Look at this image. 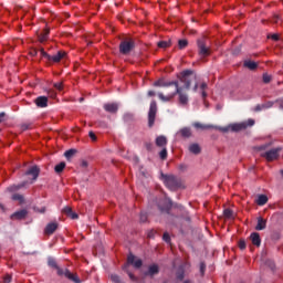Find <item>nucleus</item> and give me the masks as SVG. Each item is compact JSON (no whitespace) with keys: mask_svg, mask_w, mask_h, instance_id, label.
Returning a JSON list of instances; mask_svg holds the SVG:
<instances>
[{"mask_svg":"<svg viewBox=\"0 0 283 283\" xmlns=\"http://www.w3.org/2000/svg\"><path fill=\"white\" fill-rule=\"evenodd\" d=\"M65 56V52L59 51L55 55H50L49 63H61V60Z\"/></svg>","mask_w":283,"mask_h":283,"instance_id":"f3484780","label":"nucleus"},{"mask_svg":"<svg viewBox=\"0 0 283 283\" xmlns=\"http://www.w3.org/2000/svg\"><path fill=\"white\" fill-rule=\"evenodd\" d=\"M250 240L254 247H260V244H262V239L260 238V233L258 232L251 233Z\"/></svg>","mask_w":283,"mask_h":283,"instance_id":"a211bd4d","label":"nucleus"},{"mask_svg":"<svg viewBox=\"0 0 283 283\" xmlns=\"http://www.w3.org/2000/svg\"><path fill=\"white\" fill-rule=\"evenodd\" d=\"M46 97H49V98H56V92H54V90H49Z\"/></svg>","mask_w":283,"mask_h":283,"instance_id":"79ce46f5","label":"nucleus"},{"mask_svg":"<svg viewBox=\"0 0 283 283\" xmlns=\"http://www.w3.org/2000/svg\"><path fill=\"white\" fill-rule=\"evenodd\" d=\"M271 39H272V41H280V35H277V34H272V35H271Z\"/></svg>","mask_w":283,"mask_h":283,"instance_id":"864d4df0","label":"nucleus"},{"mask_svg":"<svg viewBox=\"0 0 283 283\" xmlns=\"http://www.w3.org/2000/svg\"><path fill=\"white\" fill-rule=\"evenodd\" d=\"M62 212L64 216H67V218H71V220H78V213L74 212L70 206L64 207Z\"/></svg>","mask_w":283,"mask_h":283,"instance_id":"f8f14e48","label":"nucleus"},{"mask_svg":"<svg viewBox=\"0 0 283 283\" xmlns=\"http://www.w3.org/2000/svg\"><path fill=\"white\" fill-rule=\"evenodd\" d=\"M128 277H130V280L133 282L136 281V276H134V274L132 272H128Z\"/></svg>","mask_w":283,"mask_h":283,"instance_id":"6e6d98bb","label":"nucleus"},{"mask_svg":"<svg viewBox=\"0 0 283 283\" xmlns=\"http://www.w3.org/2000/svg\"><path fill=\"white\" fill-rule=\"evenodd\" d=\"M53 87H55L57 90V92H63V82L54 83Z\"/></svg>","mask_w":283,"mask_h":283,"instance_id":"4c0bfd02","label":"nucleus"},{"mask_svg":"<svg viewBox=\"0 0 283 283\" xmlns=\"http://www.w3.org/2000/svg\"><path fill=\"white\" fill-rule=\"evenodd\" d=\"M243 67H248V70L253 71V70H258V64L251 60H245L243 62Z\"/></svg>","mask_w":283,"mask_h":283,"instance_id":"4be33fe9","label":"nucleus"},{"mask_svg":"<svg viewBox=\"0 0 283 283\" xmlns=\"http://www.w3.org/2000/svg\"><path fill=\"white\" fill-rule=\"evenodd\" d=\"M266 229V220L262 217L258 218V223L255 226L256 231H264Z\"/></svg>","mask_w":283,"mask_h":283,"instance_id":"6ab92c4d","label":"nucleus"},{"mask_svg":"<svg viewBox=\"0 0 283 283\" xmlns=\"http://www.w3.org/2000/svg\"><path fill=\"white\" fill-rule=\"evenodd\" d=\"M39 50H36V49H32L31 51H30V54H31V56H38L39 55Z\"/></svg>","mask_w":283,"mask_h":283,"instance_id":"3c124183","label":"nucleus"},{"mask_svg":"<svg viewBox=\"0 0 283 283\" xmlns=\"http://www.w3.org/2000/svg\"><path fill=\"white\" fill-rule=\"evenodd\" d=\"M48 265L51 266L52 269H56L57 273H59V265L56 264V260L52 256H49L48 259Z\"/></svg>","mask_w":283,"mask_h":283,"instance_id":"cd10ccee","label":"nucleus"},{"mask_svg":"<svg viewBox=\"0 0 283 283\" xmlns=\"http://www.w3.org/2000/svg\"><path fill=\"white\" fill-rule=\"evenodd\" d=\"M154 230H150L149 232H148V238H154Z\"/></svg>","mask_w":283,"mask_h":283,"instance_id":"0e129e2a","label":"nucleus"},{"mask_svg":"<svg viewBox=\"0 0 283 283\" xmlns=\"http://www.w3.org/2000/svg\"><path fill=\"white\" fill-rule=\"evenodd\" d=\"M239 249H241V251H244V249H247V241L240 240L239 241Z\"/></svg>","mask_w":283,"mask_h":283,"instance_id":"37998d69","label":"nucleus"},{"mask_svg":"<svg viewBox=\"0 0 283 283\" xmlns=\"http://www.w3.org/2000/svg\"><path fill=\"white\" fill-rule=\"evenodd\" d=\"M160 273V268L158 264H151L148 266V271L145 273V275H148V277H154V275H158Z\"/></svg>","mask_w":283,"mask_h":283,"instance_id":"2eb2a0df","label":"nucleus"},{"mask_svg":"<svg viewBox=\"0 0 283 283\" xmlns=\"http://www.w3.org/2000/svg\"><path fill=\"white\" fill-rule=\"evenodd\" d=\"M201 151H202V149L200 148V145H198V144H192L189 146V153L195 154V156H198V154H200Z\"/></svg>","mask_w":283,"mask_h":283,"instance_id":"5701e85b","label":"nucleus"},{"mask_svg":"<svg viewBox=\"0 0 283 283\" xmlns=\"http://www.w3.org/2000/svg\"><path fill=\"white\" fill-rule=\"evenodd\" d=\"M57 275L66 277L71 282L82 283L77 274L71 273L67 269H59Z\"/></svg>","mask_w":283,"mask_h":283,"instance_id":"39448f33","label":"nucleus"},{"mask_svg":"<svg viewBox=\"0 0 283 283\" xmlns=\"http://www.w3.org/2000/svg\"><path fill=\"white\" fill-rule=\"evenodd\" d=\"M120 103L113 102V103H107L104 105V107H119Z\"/></svg>","mask_w":283,"mask_h":283,"instance_id":"c03bdc74","label":"nucleus"},{"mask_svg":"<svg viewBox=\"0 0 283 283\" xmlns=\"http://www.w3.org/2000/svg\"><path fill=\"white\" fill-rule=\"evenodd\" d=\"M50 34V29H44L42 33L39 34V41L40 43H45L48 41V36Z\"/></svg>","mask_w":283,"mask_h":283,"instance_id":"393cba45","label":"nucleus"},{"mask_svg":"<svg viewBox=\"0 0 283 283\" xmlns=\"http://www.w3.org/2000/svg\"><path fill=\"white\" fill-rule=\"evenodd\" d=\"M266 147H269V144H266V145H261V146L259 147V149L264 150V149H266Z\"/></svg>","mask_w":283,"mask_h":283,"instance_id":"e2e57ef3","label":"nucleus"},{"mask_svg":"<svg viewBox=\"0 0 283 283\" xmlns=\"http://www.w3.org/2000/svg\"><path fill=\"white\" fill-rule=\"evenodd\" d=\"M88 136H90L91 140L96 142V134H94V132H90Z\"/></svg>","mask_w":283,"mask_h":283,"instance_id":"603ef678","label":"nucleus"},{"mask_svg":"<svg viewBox=\"0 0 283 283\" xmlns=\"http://www.w3.org/2000/svg\"><path fill=\"white\" fill-rule=\"evenodd\" d=\"M192 91H193V92H198V84H195Z\"/></svg>","mask_w":283,"mask_h":283,"instance_id":"338daca9","label":"nucleus"},{"mask_svg":"<svg viewBox=\"0 0 283 283\" xmlns=\"http://www.w3.org/2000/svg\"><path fill=\"white\" fill-rule=\"evenodd\" d=\"M105 109H106V112H109L111 114H116V112H118V108H116V107H106Z\"/></svg>","mask_w":283,"mask_h":283,"instance_id":"09e8293b","label":"nucleus"},{"mask_svg":"<svg viewBox=\"0 0 283 283\" xmlns=\"http://www.w3.org/2000/svg\"><path fill=\"white\" fill-rule=\"evenodd\" d=\"M193 127H196V129H213V125H205L201 123H195Z\"/></svg>","mask_w":283,"mask_h":283,"instance_id":"c85d7f7f","label":"nucleus"},{"mask_svg":"<svg viewBox=\"0 0 283 283\" xmlns=\"http://www.w3.org/2000/svg\"><path fill=\"white\" fill-rule=\"evenodd\" d=\"M176 277L177 280H179V282H182V280H185V266H179V270L176 273Z\"/></svg>","mask_w":283,"mask_h":283,"instance_id":"bb28decb","label":"nucleus"},{"mask_svg":"<svg viewBox=\"0 0 283 283\" xmlns=\"http://www.w3.org/2000/svg\"><path fill=\"white\" fill-rule=\"evenodd\" d=\"M206 269H207V264H205V262H201L200 263V273H201V275H205Z\"/></svg>","mask_w":283,"mask_h":283,"instance_id":"de8ad7c7","label":"nucleus"},{"mask_svg":"<svg viewBox=\"0 0 283 283\" xmlns=\"http://www.w3.org/2000/svg\"><path fill=\"white\" fill-rule=\"evenodd\" d=\"M163 240L164 242H167V244H169L171 242V237L169 235V233L165 232L163 235Z\"/></svg>","mask_w":283,"mask_h":283,"instance_id":"ea45409f","label":"nucleus"},{"mask_svg":"<svg viewBox=\"0 0 283 283\" xmlns=\"http://www.w3.org/2000/svg\"><path fill=\"white\" fill-rule=\"evenodd\" d=\"M158 112V108L150 107L148 113V126L154 127V123H156V114Z\"/></svg>","mask_w":283,"mask_h":283,"instance_id":"ddd939ff","label":"nucleus"},{"mask_svg":"<svg viewBox=\"0 0 283 283\" xmlns=\"http://www.w3.org/2000/svg\"><path fill=\"white\" fill-rule=\"evenodd\" d=\"M76 154V149H69L64 153L66 160H70Z\"/></svg>","mask_w":283,"mask_h":283,"instance_id":"473e14b6","label":"nucleus"},{"mask_svg":"<svg viewBox=\"0 0 283 283\" xmlns=\"http://www.w3.org/2000/svg\"><path fill=\"white\" fill-rule=\"evenodd\" d=\"M184 283H193V281H191V280H186V281H184Z\"/></svg>","mask_w":283,"mask_h":283,"instance_id":"774afa93","label":"nucleus"},{"mask_svg":"<svg viewBox=\"0 0 283 283\" xmlns=\"http://www.w3.org/2000/svg\"><path fill=\"white\" fill-rule=\"evenodd\" d=\"M34 211H35L36 213H45L46 208H45V207H42V208L35 207V208H34Z\"/></svg>","mask_w":283,"mask_h":283,"instance_id":"49530a36","label":"nucleus"},{"mask_svg":"<svg viewBox=\"0 0 283 283\" xmlns=\"http://www.w3.org/2000/svg\"><path fill=\"white\" fill-rule=\"evenodd\" d=\"M158 48H161L163 50H166V48H171V40L168 41H159L157 43Z\"/></svg>","mask_w":283,"mask_h":283,"instance_id":"c756f323","label":"nucleus"},{"mask_svg":"<svg viewBox=\"0 0 283 283\" xmlns=\"http://www.w3.org/2000/svg\"><path fill=\"white\" fill-rule=\"evenodd\" d=\"M39 174H41V168H39V166H32L27 170L25 176H31L30 180L32 184L36 181V179L39 178Z\"/></svg>","mask_w":283,"mask_h":283,"instance_id":"1a4fd4ad","label":"nucleus"},{"mask_svg":"<svg viewBox=\"0 0 283 283\" xmlns=\"http://www.w3.org/2000/svg\"><path fill=\"white\" fill-rule=\"evenodd\" d=\"M151 147H153L151 143H147V144H146V149H147L148 151H151Z\"/></svg>","mask_w":283,"mask_h":283,"instance_id":"13d9d810","label":"nucleus"},{"mask_svg":"<svg viewBox=\"0 0 283 283\" xmlns=\"http://www.w3.org/2000/svg\"><path fill=\"white\" fill-rule=\"evenodd\" d=\"M192 81L193 71L186 70L181 72V75L179 76V83L175 86V92L168 95L158 93L159 101H161L163 103H169V101H171L174 96L178 94L180 105H187L189 103V96L184 92L185 90H189L191 87Z\"/></svg>","mask_w":283,"mask_h":283,"instance_id":"f257e3e1","label":"nucleus"},{"mask_svg":"<svg viewBox=\"0 0 283 283\" xmlns=\"http://www.w3.org/2000/svg\"><path fill=\"white\" fill-rule=\"evenodd\" d=\"M25 218H28L27 209L18 210L10 216L11 220H25Z\"/></svg>","mask_w":283,"mask_h":283,"instance_id":"9d476101","label":"nucleus"},{"mask_svg":"<svg viewBox=\"0 0 283 283\" xmlns=\"http://www.w3.org/2000/svg\"><path fill=\"white\" fill-rule=\"evenodd\" d=\"M59 229V223L57 222H51L49 223L45 229H44V233L46 235H52L54 233V231H56Z\"/></svg>","mask_w":283,"mask_h":283,"instance_id":"dca6fc26","label":"nucleus"},{"mask_svg":"<svg viewBox=\"0 0 283 283\" xmlns=\"http://www.w3.org/2000/svg\"><path fill=\"white\" fill-rule=\"evenodd\" d=\"M127 263L133 264L135 269H140V266H143V260L140 259L136 260V256L134 254L128 255Z\"/></svg>","mask_w":283,"mask_h":283,"instance_id":"4468645a","label":"nucleus"},{"mask_svg":"<svg viewBox=\"0 0 283 283\" xmlns=\"http://www.w3.org/2000/svg\"><path fill=\"white\" fill-rule=\"evenodd\" d=\"M21 128H22V132H25L27 129H29V126H28V124H24L21 126Z\"/></svg>","mask_w":283,"mask_h":283,"instance_id":"680f3d73","label":"nucleus"},{"mask_svg":"<svg viewBox=\"0 0 283 283\" xmlns=\"http://www.w3.org/2000/svg\"><path fill=\"white\" fill-rule=\"evenodd\" d=\"M271 81V75L269 74H263V83H269Z\"/></svg>","mask_w":283,"mask_h":283,"instance_id":"8fccbe9b","label":"nucleus"},{"mask_svg":"<svg viewBox=\"0 0 283 283\" xmlns=\"http://www.w3.org/2000/svg\"><path fill=\"white\" fill-rule=\"evenodd\" d=\"M197 45H198L200 56L205 57L211 54V50L209 49V46H207V44L205 43V40H198Z\"/></svg>","mask_w":283,"mask_h":283,"instance_id":"6e6552de","label":"nucleus"},{"mask_svg":"<svg viewBox=\"0 0 283 283\" xmlns=\"http://www.w3.org/2000/svg\"><path fill=\"white\" fill-rule=\"evenodd\" d=\"M178 81H165V77H160L159 80L153 83V87H171L172 85L176 87L178 85Z\"/></svg>","mask_w":283,"mask_h":283,"instance_id":"0eeeda50","label":"nucleus"},{"mask_svg":"<svg viewBox=\"0 0 283 283\" xmlns=\"http://www.w3.org/2000/svg\"><path fill=\"white\" fill-rule=\"evenodd\" d=\"M156 105H157V104H156V101H151V102H150V107H156Z\"/></svg>","mask_w":283,"mask_h":283,"instance_id":"69168bd1","label":"nucleus"},{"mask_svg":"<svg viewBox=\"0 0 283 283\" xmlns=\"http://www.w3.org/2000/svg\"><path fill=\"white\" fill-rule=\"evenodd\" d=\"M253 125H255V119H248L245 122L231 124L230 132H242L248 127H253Z\"/></svg>","mask_w":283,"mask_h":283,"instance_id":"20e7f679","label":"nucleus"},{"mask_svg":"<svg viewBox=\"0 0 283 283\" xmlns=\"http://www.w3.org/2000/svg\"><path fill=\"white\" fill-rule=\"evenodd\" d=\"M178 134L181 138H191V128L184 127L178 132Z\"/></svg>","mask_w":283,"mask_h":283,"instance_id":"aec40b11","label":"nucleus"},{"mask_svg":"<svg viewBox=\"0 0 283 283\" xmlns=\"http://www.w3.org/2000/svg\"><path fill=\"white\" fill-rule=\"evenodd\" d=\"M63 169H65V161H62L54 167L55 174H63Z\"/></svg>","mask_w":283,"mask_h":283,"instance_id":"7c9ffc66","label":"nucleus"},{"mask_svg":"<svg viewBox=\"0 0 283 283\" xmlns=\"http://www.w3.org/2000/svg\"><path fill=\"white\" fill-rule=\"evenodd\" d=\"M155 143L157 147H167V137L163 135L158 136Z\"/></svg>","mask_w":283,"mask_h":283,"instance_id":"412c9836","label":"nucleus"},{"mask_svg":"<svg viewBox=\"0 0 283 283\" xmlns=\"http://www.w3.org/2000/svg\"><path fill=\"white\" fill-rule=\"evenodd\" d=\"M216 129H218L219 132H222L223 134H227V132H231V125L229 126H216Z\"/></svg>","mask_w":283,"mask_h":283,"instance_id":"f704fd0d","label":"nucleus"},{"mask_svg":"<svg viewBox=\"0 0 283 283\" xmlns=\"http://www.w3.org/2000/svg\"><path fill=\"white\" fill-rule=\"evenodd\" d=\"M159 157L161 160H167V148H163L161 151L159 153Z\"/></svg>","mask_w":283,"mask_h":283,"instance_id":"e433bc0d","label":"nucleus"},{"mask_svg":"<svg viewBox=\"0 0 283 283\" xmlns=\"http://www.w3.org/2000/svg\"><path fill=\"white\" fill-rule=\"evenodd\" d=\"M187 45H189V41L182 39L178 41V49L179 50H185V48H187Z\"/></svg>","mask_w":283,"mask_h":283,"instance_id":"2f4dec72","label":"nucleus"},{"mask_svg":"<svg viewBox=\"0 0 283 283\" xmlns=\"http://www.w3.org/2000/svg\"><path fill=\"white\" fill-rule=\"evenodd\" d=\"M87 161L83 160L82 164H81V167H83L84 169L87 168Z\"/></svg>","mask_w":283,"mask_h":283,"instance_id":"052dcab7","label":"nucleus"},{"mask_svg":"<svg viewBox=\"0 0 283 283\" xmlns=\"http://www.w3.org/2000/svg\"><path fill=\"white\" fill-rule=\"evenodd\" d=\"M266 202H269V197H266V195H260L256 199V205L259 207H264V205H266Z\"/></svg>","mask_w":283,"mask_h":283,"instance_id":"b1692460","label":"nucleus"},{"mask_svg":"<svg viewBox=\"0 0 283 283\" xmlns=\"http://www.w3.org/2000/svg\"><path fill=\"white\" fill-rule=\"evenodd\" d=\"M272 21H273V23H277V21H280V15H274Z\"/></svg>","mask_w":283,"mask_h":283,"instance_id":"bf43d9fd","label":"nucleus"},{"mask_svg":"<svg viewBox=\"0 0 283 283\" xmlns=\"http://www.w3.org/2000/svg\"><path fill=\"white\" fill-rule=\"evenodd\" d=\"M39 53H40V56H42V59H46V61H50V54H48V52H45V50H43V49H41L40 51H39Z\"/></svg>","mask_w":283,"mask_h":283,"instance_id":"c9c22d12","label":"nucleus"},{"mask_svg":"<svg viewBox=\"0 0 283 283\" xmlns=\"http://www.w3.org/2000/svg\"><path fill=\"white\" fill-rule=\"evenodd\" d=\"M3 282H4V283H11V282H12V274H7V275H4Z\"/></svg>","mask_w":283,"mask_h":283,"instance_id":"a18cd8bd","label":"nucleus"},{"mask_svg":"<svg viewBox=\"0 0 283 283\" xmlns=\"http://www.w3.org/2000/svg\"><path fill=\"white\" fill-rule=\"evenodd\" d=\"M136 49V41L133 38L126 36L120 40L119 43V54L124 56H129L132 52Z\"/></svg>","mask_w":283,"mask_h":283,"instance_id":"7ed1b4c3","label":"nucleus"},{"mask_svg":"<svg viewBox=\"0 0 283 283\" xmlns=\"http://www.w3.org/2000/svg\"><path fill=\"white\" fill-rule=\"evenodd\" d=\"M147 96H149V97L156 96L155 91H148V92H147Z\"/></svg>","mask_w":283,"mask_h":283,"instance_id":"5fc2aeb1","label":"nucleus"},{"mask_svg":"<svg viewBox=\"0 0 283 283\" xmlns=\"http://www.w3.org/2000/svg\"><path fill=\"white\" fill-rule=\"evenodd\" d=\"M161 179L164 180L167 189H169L170 191H178V189H185V181H182L180 177H176V175L161 174Z\"/></svg>","mask_w":283,"mask_h":283,"instance_id":"f03ea898","label":"nucleus"},{"mask_svg":"<svg viewBox=\"0 0 283 283\" xmlns=\"http://www.w3.org/2000/svg\"><path fill=\"white\" fill-rule=\"evenodd\" d=\"M36 107H48L50 98L48 96H38L34 99Z\"/></svg>","mask_w":283,"mask_h":283,"instance_id":"9b49d317","label":"nucleus"},{"mask_svg":"<svg viewBox=\"0 0 283 283\" xmlns=\"http://www.w3.org/2000/svg\"><path fill=\"white\" fill-rule=\"evenodd\" d=\"M280 151H282V148H274L265 151L262 156L265 158L269 163L273 160H277L280 158Z\"/></svg>","mask_w":283,"mask_h":283,"instance_id":"423d86ee","label":"nucleus"},{"mask_svg":"<svg viewBox=\"0 0 283 283\" xmlns=\"http://www.w3.org/2000/svg\"><path fill=\"white\" fill-rule=\"evenodd\" d=\"M147 212H140V214H139V221L140 222H143V223H145V222H147Z\"/></svg>","mask_w":283,"mask_h":283,"instance_id":"58836bf2","label":"nucleus"},{"mask_svg":"<svg viewBox=\"0 0 283 283\" xmlns=\"http://www.w3.org/2000/svg\"><path fill=\"white\" fill-rule=\"evenodd\" d=\"M209 88V85L207 83H201L199 86V94L202 96V98H207V90Z\"/></svg>","mask_w":283,"mask_h":283,"instance_id":"a878e982","label":"nucleus"},{"mask_svg":"<svg viewBox=\"0 0 283 283\" xmlns=\"http://www.w3.org/2000/svg\"><path fill=\"white\" fill-rule=\"evenodd\" d=\"M13 200H19V202H23L24 201V198L22 195H19V193H15L13 195Z\"/></svg>","mask_w":283,"mask_h":283,"instance_id":"a19ab883","label":"nucleus"},{"mask_svg":"<svg viewBox=\"0 0 283 283\" xmlns=\"http://www.w3.org/2000/svg\"><path fill=\"white\" fill-rule=\"evenodd\" d=\"M25 185H28V181H24V182L18 185V186H17V189H21V188H23Z\"/></svg>","mask_w":283,"mask_h":283,"instance_id":"4d7b16f0","label":"nucleus"},{"mask_svg":"<svg viewBox=\"0 0 283 283\" xmlns=\"http://www.w3.org/2000/svg\"><path fill=\"white\" fill-rule=\"evenodd\" d=\"M223 216H224V218H227L228 220H231V218H233V210H231V209H224V210H223Z\"/></svg>","mask_w":283,"mask_h":283,"instance_id":"72a5a7b5","label":"nucleus"}]
</instances>
